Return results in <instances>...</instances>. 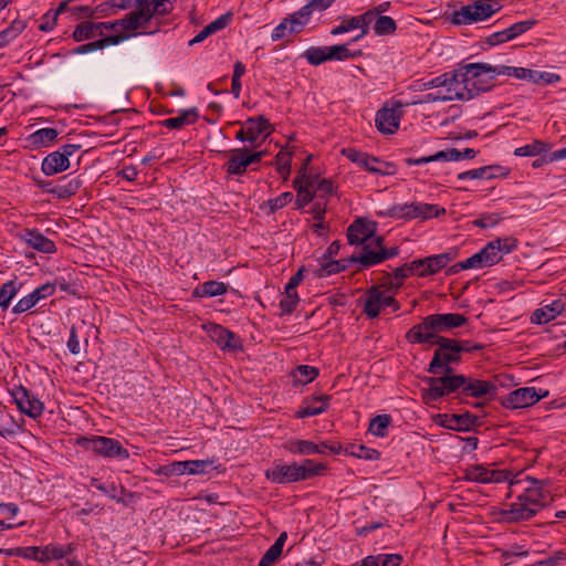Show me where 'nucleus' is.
<instances>
[{
	"mask_svg": "<svg viewBox=\"0 0 566 566\" xmlns=\"http://www.w3.org/2000/svg\"><path fill=\"white\" fill-rule=\"evenodd\" d=\"M468 317L459 313L431 314L412 326L406 334L410 344H426L442 338L439 333L452 331L467 324Z\"/></svg>",
	"mask_w": 566,
	"mask_h": 566,
	"instance_id": "nucleus-1",
	"label": "nucleus"
},
{
	"mask_svg": "<svg viewBox=\"0 0 566 566\" xmlns=\"http://www.w3.org/2000/svg\"><path fill=\"white\" fill-rule=\"evenodd\" d=\"M460 101H470L493 86L495 75L489 63H470L455 71Z\"/></svg>",
	"mask_w": 566,
	"mask_h": 566,
	"instance_id": "nucleus-2",
	"label": "nucleus"
},
{
	"mask_svg": "<svg viewBox=\"0 0 566 566\" xmlns=\"http://www.w3.org/2000/svg\"><path fill=\"white\" fill-rule=\"evenodd\" d=\"M433 375V377L423 378V382L428 385V388L422 389L421 394L427 403L454 392L462 397L463 386L465 384L464 375H457L453 371H442L441 374Z\"/></svg>",
	"mask_w": 566,
	"mask_h": 566,
	"instance_id": "nucleus-3",
	"label": "nucleus"
},
{
	"mask_svg": "<svg viewBox=\"0 0 566 566\" xmlns=\"http://www.w3.org/2000/svg\"><path fill=\"white\" fill-rule=\"evenodd\" d=\"M172 10L171 0H137V7L122 20V25L129 31L144 28L154 14L164 15Z\"/></svg>",
	"mask_w": 566,
	"mask_h": 566,
	"instance_id": "nucleus-4",
	"label": "nucleus"
},
{
	"mask_svg": "<svg viewBox=\"0 0 566 566\" xmlns=\"http://www.w3.org/2000/svg\"><path fill=\"white\" fill-rule=\"evenodd\" d=\"M76 443L85 451L93 452L98 457L122 460L129 458L128 450L118 440L113 438L103 436L81 437Z\"/></svg>",
	"mask_w": 566,
	"mask_h": 566,
	"instance_id": "nucleus-5",
	"label": "nucleus"
},
{
	"mask_svg": "<svg viewBox=\"0 0 566 566\" xmlns=\"http://www.w3.org/2000/svg\"><path fill=\"white\" fill-rule=\"evenodd\" d=\"M501 9L496 0H476L452 13V23L471 24L489 19Z\"/></svg>",
	"mask_w": 566,
	"mask_h": 566,
	"instance_id": "nucleus-6",
	"label": "nucleus"
},
{
	"mask_svg": "<svg viewBox=\"0 0 566 566\" xmlns=\"http://www.w3.org/2000/svg\"><path fill=\"white\" fill-rule=\"evenodd\" d=\"M430 344L438 345L433 357L427 368L429 374L452 373V365L460 363L459 348L452 344V338H438Z\"/></svg>",
	"mask_w": 566,
	"mask_h": 566,
	"instance_id": "nucleus-7",
	"label": "nucleus"
},
{
	"mask_svg": "<svg viewBox=\"0 0 566 566\" xmlns=\"http://www.w3.org/2000/svg\"><path fill=\"white\" fill-rule=\"evenodd\" d=\"M446 213V209L433 203L411 202L391 206L386 216L395 219L412 220L420 219L427 220L433 217H439Z\"/></svg>",
	"mask_w": 566,
	"mask_h": 566,
	"instance_id": "nucleus-8",
	"label": "nucleus"
},
{
	"mask_svg": "<svg viewBox=\"0 0 566 566\" xmlns=\"http://www.w3.org/2000/svg\"><path fill=\"white\" fill-rule=\"evenodd\" d=\"M72 552L71 546L46 545L44 547L29 546L3 549L2 554L7 556H20L23 558L34 559L40 563H48L51 560L62 559L70 555Z\"/></svg>",
	"mask_w": 566,
	"mask_h": 566,
	"instance_id": "nucleus-9",
	"label": "nucleus"
},
{
	"mask_svg": "<svg viewBox=\"0 0 566 566\" xmlns=\"http://www.w3.org/2000/svg\"><path fill=\"white\" fill-rule=\"evenodd\" d=\"M80 148V145L66 144L61 146L56 151L46 155L41 166L43 174L53 176L69 169L70 157L77 153Z\"/></svg>",
	"mask_w": 566,
	"mask_h": 566,
	"instance_id": "nucleus-10",
	"label": "nucleus"
},
{
	"mask_svg": "<svg viewBox=\"0 0 566 566\" xmlns=\"http://www.w3.org/2000/svg\"><path fill=\"white\" fill-rule=\"evenodd\" d=\"M263 155V151L251 153L247 148L232 149L224 165L226 170L229 175H243L250 165L260 163Z\"/></svg>",
	"mask_w": 566,
	"mask_h": 566,
	"instance_id": "nucleus-11",
	"label": "nucleus"
},
{
	"mask_svg": "<svg viewBox=\"0 0 566 566\" xmlns=\"http://www.w3.org/2000/svg\"><path fill=\"white\" fill-rule=\"evenodd\" d=\"M520 500L526 502L536 515L541 510L552 503L553 495L543 483L533 481L532 484L520 494Z\"/></svg>",
	"mask_w": 566,
	"mask_h": 566,
	"instance_id": "nucleus-12",
	"label": "nucleus"
},
{
	"mask_svg": "<svg viewBox=\"0 0 566 566\" xmlns=\"http://www.w3.org/2000/svg\"><path fill=\"white\" fill-rule=\"evenodd\" d=\"M517 240L512 237L495 239L489 242L480 252L483 256L484 264L492 266L499 263L503 255L510 253L516 248Z\"/></svg>",
	"mask_w": 566,
	"mask_h": 566,
	"instance_id": "nucleus-13",
	"label": "nucleus"
},
{
	"mask_svg": "<svg viewBox=\"0 0 566 566\" xmlns=\"http://www.w3.org/2000/svg\"><path fill=\"white\" fill-rule=\"evenodd\" d=\"M402 116V105L394 104L391 107L385 105L376 113L375 125L382 134H394L400 123Z\"/></svg>",
	"mask_w": 566,
	"mask_h": 566,
	"instance_id": "nucleus-14",
	"label": "nucleus"
},
{
	"mask_svg": "<svg viewBox=\"0 0 566 566\" xmlns=\"http://www.w3.org/2000/svg\"><path fill=\"white\" fill-rule=\"evenodd\" d=\"M12 401L17 405L18 409L31 418H36L43 412V403L30 397L28 390L22 387H14L9 390Z\"/></svg>",
	"mask_w": 566,
	"mask_h": 566,
	"instance_id": "nucleus-15",
	"label": "nucleus"
},
{
	"mask_svg": "<svg viewBox=\"0 0 566 566\" xmlns=\"http://www.w3.org/2000/svg\"><path fill=\"white\" fill-rule=\"evenodd\" d=\"M538 394L534 387H522L510 392L503 400V406L510 409H522L536 403L541 398L547 396Z\"/></svg>",
	"mask_w": 566,
	"mask_h": 566,
	"instance_id": "nucleus-16",
	"label": "nucleus"
},
{
	"mask_svg": "<svg viewBox=\"0 0 566 566\" xmlns=\"http://www.w3.org/2000/svg\"><path fill=\"white\" fill-rule=\"evenodd\" d=\"M209 337L219 346L220 349L227 352H235L242 349V343L239 336L231 331L218 324L206 326Z\"/></svg>",
	"mask_w": 566,
	"mask_h": 566,
	"instance_id": "nucleus-17",
	"label": "nucleus"
},
{
	"mask_svg": "<svg viewBox=\"0 0 566 566\" xmlns=\"http://www.w3.org/2000/svg\"><path fill=\"white\" fill-rule=\"evenodd\" d=\"M509 472L492 470L481 464L470 465L465 469V479L479 483H501L509 480Z\"/></svg>",
	"mask_w": 566,
	"mask_h": 566,
	"instance_id": "nucleus-18",
	"label": "nucleus"
},
{
	"mask_svg": "<svg viewBox=\"0 0 566 566\" xmlns=\"http://www.w3.org/2000/svg\"><path fill=\"white\" fill-rule=\"evenodd\" d=\"M497 386L490 380H482L465 376L462 397H472L476 399L492 398L496 395Z\"/></svg>",
	"mask_w": 566,
	"mask_h": 566,
	"instance_id": "nucleus-19",
	"label": "nucleus"
},
{
	"mask_svg": "<svg viewBox=\"0 0 566 566\" xmlns=\"http://www.w3.org/2000/svg\"><path fill=\"white\" fill-rule=\"evenodd\" d=\"M39 186L44 192L51 193L59 199H69L82 187V180L78 177L72 179L64 177L56 185H53L52 182H43Z\"/></svg>",
	"mask_w": 566,
	"mask_h": 566,
	"instance_id": "nucleus-20",
	"label": "nucleus"
},
{
	"mask_svg": "<svg viewBox=\"0 0 566 566\" xmlns=\"http://www.w3.org/2000/svg\"><path fill=\"white\" fill-rule=\"evenodd\" d=\"M17 235L20 237L29 247L39 252L46 254L56 252L55 243L51 239L44 237L36 229H22L17 233Z\"/></svg>",
	"mask_w": 566,
	"mask_h": 566,
	"instance_id": "nucleus-21",
	"label": "nucleus"
},
{
	"mask_svg": "<svg viewBox=\"0 0 566 566\" xmlns=\"http://www.w3.org/2000/svg\"><path fill=\"white\" fill-rule=\"evenodd\" d=\"M376 231V223L363 218L355 220L347 229L349 244H364Z\"/></svg>",
	"mask_w": 566,
	"mask_h": 566,
	"instance_id": "nucleus-22",
	"label": "nucleus"
},
{
	"mask_svg": "<svg viewBox=\"0 0 566 566\" xmlns=\"http://www.w3.org/2000/svg\"><path fill=\"white\" fill-rule=\"evenodd\" d=\"M533 516H535L534 511L526 502L520 500V495L507 509H503L500 512V520L505 523L527 521Z\"/></svg>",
	"mask_w": 566,
	"mask_h": 566,
	"instance_id": "nucleus-23",
	"label": "nucleus"
},
{
	"mask_svg": "<svg viewBox=\"0 0 566 566\" xmlns=\"http://www.w3.org/2000/svg\"><path fill=\"white\" fill-rule=\"evenodd\" d=\"M268 480L277 484H287L301 481L297 463L293 462L290 465L276 463L265 471Z\"/></svg>",
	"mask_w": 566,
	"mask_h": 566,
	"instance_id": "nucleus-24",
	"label": "nucleus"
},
{
	"mask_svg": "<svg viewBox=\"0 0 566 566\" xmlns=\"http://www.w3.org/2000/svg\"><path fill=\"white\" fill-rule=\"evenodd\" d=\"M54 291V284H43L36 287L32 293L19 300V302L13 306L12 312L15 314L24 313L32 308L40 300L51 296Z\"/></svg>",
	"mask_w": 566,
	"mask_h": 566,
	"instance_id": "nucleus-25",
	"label": "nucleus"
},
{
	"mask_svg": "<svg viewBox=\"0 0 566 566\" xmlns=\"http://www.w3.org/2000/svg\"><path fill=\"white\" fill-rule=\"evenodd\" d=\"M331 397L327 395L313 396L303 402L302 407L296 411V418H306L317 416L325 412L328 408Z\"/></svg>",
	"mask_w": 566,
	"mask_h": 566,
	"instance_id": "nucleus-26",
	"label": "nucleus"
},
{
	"mask_svg": "<svg viewBox=\"0 0 566 566\" xmlns=\"http://www.w3.org/2000/svg\"><path fill=\"white\" fill-rule=\"evenodd\" d=\"M349 262L359 263L363 268L367 269L382 262L379 248L375 245V239L368 244L364 245L363 252L358 255L348 258Z\"/></svg>",
	"mask_w": 566,
	"mask_h": 566,
	"instance_id": "nucleus-27",
	"label": "nucleus"
},
{
	"mask_svg": "<svg viewBox=\"0 0 566 566\" xmlns=\"http://www.w3.org/2000/svg\"><path fill=\"white\" fill-rule=\"evenodd\" d=\"M565 308V303L562 300H555L551 304H546L537 310L532 315V322L537 324L548 323L559 315Z\"/></svg>",
	"mask_w": 566,
	"mask_h": 566,
	"instance_id": "nucleus-28",
	"label": "nucleus"
},
{
	"mask_svg": "<svg viewBox=\"0 0 566 566\" xmlns=\"http://www.w3.org/2000/svg\"><path fill=\"white\" fill-rule=\"evenodd\" d=\"M199 117L198 109L196 107L189 109H182L179 112L177 117H170L160 122L161 126L169 129H180L185 125H191L197 122Z\"/></svg>",
	"mask_w": 566,
	"mask_h": 566,
	"instance_id": "nucleus-29",
	"label": "nucleus"
},
{
	"mask_svg": "<svg viewBox=\"0 0 566 566\" xmlns=\"http://www.w3.org/2000/svg\"><path fill=\"white\" fill-rule=\"evenodd\" d=\"M382 307V291L378 286L370 287L366 294L364 313L368 317L375 318L379 315Z\"/></svg>",
	"mask_w": 566,
	"mask_h": 566,
	"instance_id": "nucleus-30",
	"label": "nucleus"
},
{
	"mask_svg": "<svg viewBox=\"0 0 566 566\" xmlns=\"http://www.w3.org/2000/svg\"><path fill=\"white\" fill-rule=\"evenodd\" d=\"M231 19L232 13L230 12L222 14L221 17L206 25L192 40H190L189 44L192 45L195 43H199L209 35L224 29L230 23Z\"/></svg>",
	"mask_w": 566,
	"mask_h": 566,
	"instance_id": "nucleus-31",
	"label": "nucleus"
},
{
	"mask_svg": "<svg viewBox=\"0 0 566 566\" xmlns=\"http://www.w3.org/2000/svg\"><path fill=\"white\" fill-rule=\"evenodd\" d=\"M248 142L254 144L260 135L268 133L270 124L263 116L256 118H248L245 122Z\"/></svg>",
	"mask_w": 566,
	"mask_h": 566,
	"instance_id": "nucleus-32",
	"label": "nucleus"
},
{
	"mask_svg": "<svg viewBox=\"0 0 566 566\" xmlns=\"http://www.w3.org/2000/svg\"><path fill=\"white\" fill-rule=\"evenodd\" d=\"M458 80L455 72L453 73H444L437 77H433L429 81L421 80L419 83V87L422 90H431V88H448L458 86Z\"/></svg>",
	"mask_w": 566,
	"mask_h": 566,
	"instance_id": "nucleus-33",
	"label": "nucleus"
},
{
	"mask_svg": "<svg viewBox=\"0 0 566 566\" xmlns=\"http://www.w3.org/2000/svg\"><path fill=\"white\" fill-rule=\"evenodd\" d=\"M503 169L499 166H485L478 169L467 170L458 175L459 180L465 179H492L501 175Z\"/></svg>",
	"mask_w": 566,
	"mask_h": 566,
	"instance_id": "nucleus-34",
	"label": "nucleus"
},
{
	"mask_svg": "<svg viewBox=\"0 0 566 566\" xmlns=\"http://www.w3.org/2000/svg\"><path fill=\"white\" fill-rule=\"evenodd\" d=\"M286 450L294 454H323L325 453L324 450H321V447L318 444H315L314 442L307 441V440H292L286 443Z\"/></svg>",
	"mask_w": 566,
	"mask_h": 566,
	"instance_id": "nucleus-35",
	"label": "nucleus"
},
{
	"mask_svg": "<svg viewBox=\"0 0 566 566\" xmlns=\"http://www.w3.org/2000/svg\"><path fill=\"white\" fill-rule=\"evenodd\" d=\"M479 422L480 421L476 416L465 412L462 415H452L449 423L444 426L455 431H468Z\"/></svg>",
	"mask_w": 566,
	"mask_h": 566,
	"instance_id": "nucleus-36",
	"label": "nucleus"
},
{
	"mask_svg": "<svg viewBox=\"0 0 566 566\" xmlns=\"http://www.w3.org/2000/svg\"><path fill=\"white\" fill-rule=\"evenodd\" d=\"M312 11L306 4L285 18L290 24L289 33L300 32L310 21Z\"/></svg>",
	"mask_w": 566,
	"mask_h": 566,
	"instance_id": "nucleus-37",
	"label": "nucleus"
},
{
	"mask_svg": "<svg viewBox=\"0 0 566 566\" xmlns=\"http://www.w3.org/2000/svg\"><path fill=\"white\" fill-rule=\"evenodd\" d=\"M228 291V285L223 282L207 281L200 287L195 289L193 296L213 297L223 295Z\"/></svg>",
	"mask_w": 566,
	"mask_h": 566,
	"instance_id": "nucleus-38",
	"label": "nucleus"
},
{
	"mask_svg": "<svg viewBox=\"0 0 566 566\" xmlns=\"http://www.w3.org/2000/svg\"><path fill=\"white\" fill-rule=\"evenodd\" d=\"M57 135L59 133L55 128L45 127L32 133L29 140L34 147H46L56 139Z\"/></svg>",
	"mask_w": 566,
	"mask_h": 566,
	"instance_id": "nucleus-39",
	"label": "nucleus"
},
{
	"mask_svg": "<svg viewBox=\"0 0 566 566\" xmlns=\"http://www.w3.org/2000/svg\"><path fill=\"white\" fill-rule=\"evenodd\" d=\"M458 254V251L455 249H451L448 252L430 255L427 258V269H429L428 272H432V274L437 273L441 269L446 268L447 264L454 260Z\"/></svg>",
	"mask_w": 566,
	"mask_h": 566,
	"instance_id": "nucleus-40",
	"label": "nucleus"
},
{
	"mask_svg": "<svg viewBox=\"0 0 566 566\" xmlns=\"http://www.w3.org/2000/svg\"><path fill=\"white\" fill-rule=\"evenodd\" d=\"M104 23L83 22L76 27L73 32V39L76 42H82L94 38L96 34L102 33V27Z\"/></svg>",
	"mask_w": 566,
	"mask_h": 566,
	"instance_id": "nucleus-41",
	"label": "nucleus"
},
{
	"mask_svg": "<svg viewBox=\"0 0 566 566\" xmlns=\"http://www.w3.org/2000/svg\"><path fill=\"white\" fill-rule=\"evenodd\" d=\"M460 99L458 86L448 88H438L437 92L423 95L422 103L448 102Z\"/></svg>",
	"mask_w": 566,
	"mask_h": 566,
	"instance_id": "nucleus-42",
	"label": "nucleus"
},
{
	"mask_svg": "<svg viewBox=\"0 0 566 566\" xmlns=\"http://www.w3.org/2000/svg\"><path fill=\"white\" fill-rule=\"evenodd\" d=\"M328 61H345L361 55V51L352 52L348 49V44H337L327 46Z\"/></svg>",
	"mask_w": 566,
	"mask_h": 566,
	"instance_id": "nucleus-43",
	"label": "nucleus"
},
{
	"mask_svg": "<svg viewBox=\"0 0 566 566\" xmlns=\"http://www.w3.org/2000/svg\"><path fill=\"white\" fill-rule=\"evenodd\" d=\"M549 145L546 143H543L542 140H534L531 144L524 145L522 147H518L514 150L515 156L521 157H532V156H538L543 153H546L549 150Z\"/></svg>",
	"mask_w": 566,
	"mask_h": 566,
	"instance_id": "nucleus-44",
	"label": "nucleus"
},
{
	"mask_svg": "<svg viewBox=\"0 0 566 566\" xmlns=\"http://www.w3.org/2000/svg\"><path fill=\"white\" fill-rule=\"evenodd\" d=\"M374 32L376 35H390L397 30L396 21L388 15H379L374 23Z\"/></svg>",
	"mask_w": 566,
	"mask_h": 566,
	"instance_id": "nucleus-45",
	"label": "nucleus"
},
{
	"mask_svg": "<svg viewBox=\"0 0 566 566\" xmlns=\"http://www.w3.org/2000/svg\"><path fill=\"white\" fill-rule=\"evenodd\" d=\"M297 470L301 481H304L313 476L321 475L325 470V465L307 459L302 464H297Z\"/></svg>",
	"mask_w": 566,
	"mask_h": 566,
	"instance_id": "nucleus-46",
	"label": "nucleus"
},
{
	"mask_svg": "<svg viewBox=\"0 0 566 566\" xmlns=\"http://www.w3.org/2000/svg\"><path fill=\"white\" fill-rule=\"evenodd\" d=\"M318 369L314 366L300 365L293 373L294 381L298 384L312 382L318 376Z\"/></svg>",
	"mask_w": 566,
	"mask_h": 566,
	"instance_id": "nucleus-47",
	"label": "nucleus"
},
{
	"mask_svg": "<svg viewBox=\"0 0 566 566\" xmlns=\"http://www.w3.org/2000/svg\"><path fill=\"white\" fill-rule=\"evenodd\" d=\"M391 422L389 415H379L374 417L369 423V432L376 437H385L386 430Z\"/></svg>",
	"mask_w": 566,
	"mask_h": 566,
	"instance_id": "nucleus-48",
	"label": "nucleus"
},
{
	"mask_svg": "<svg viewBox=\"0 0 566 566\" xmlns=\"http://www.w3.org/2000/svg\"><path fill=\"white\" fill-rule=\"evenodd\" d=\"M327 56V46H311L304 52V57L312 65H319L328 61Z\"/></svg>",
	"mask_w": 566,
	"mask_h": 566,
	"instance_id": "nucleus-49",
	"label": "nucleus"
},
{
	"mask_svg": "<svg viewBox=\"0 0 566 566\" xmlns=\"http://www.w3.org/2000/svg\"><path fill=\"white\" fill-rule=\"evenodd\" d=\"M18 513H19V507L15 504H13V503L3 504L2 503V516L7 515L6 518H2V530L12 528L15 526L23 525L25 523L24 521H19V522L12 521L13 517Z\"/></svg>",
	"mask_w": 566,
	"mask_h": 566,
	"instance_id": "nucleus-50",
	"label": "nucleus"
},
{
	"mask_svg": "<svg viewBox=\"0 0 566 566\" xmlns=\"http://www.w3.org/2000/svg\"><path fill=\"white\" fill-rule=\"evenodd\" d=\"M293 186L297 191L296 205L298 208L305 207L308 202H311L314 199L315 193L312 190H310L308 187H303L300 178H295L293 180Z\"/></svg>",
	"mask_w": 566,
	"mask_h": 566,
	"instance_id": "nucleus-51",
	"label": "nucleus"
},
{
	"mask_svg": "<svg viewBox=\"0 0 566 566\" xmlns=\"http://www.w3.org/2000/svg\"><path fill=\"white\" fill-rule=\"evenodd\" d=\"M300 302V297L297 292H284L283 298L280 301L281 315H290L294 312L297 304Z\"/></svg>",
	"mask_w": 566,
	"mask_h": 566,
	"instance_id": "nucleus-52",
	"label": "nucleus"
},
{
	"mask_svg": "<svg viewBox=\"0 0 566 566\" xmlns=\"http://www.w3.org/2000/svg\"><path fill=\"white\" fill-rule=\"evenodd\" d=\"M366 170H368L369 172L386 176L394 175L396 172V167L394 164L380 161L376 157H370V164H368Z\"/></svg>",
	"mask_w": 566,
	"mask_h": 566,
	"instance_id": "nucleus-53",
	"label": "nucleus"
},
{
	"mask_svg": "<svg viewBox=\"0 0 566 566\" xmlns=\"http://www.w3.org/2000/svg\"><path fill=\"white\" fill-rule=\"evenodd\" d=\"M292 153L287 150H281L275 156V165L279 174L286 179L291 170Z\"/></svg>",
	"mask_w": 566,
	"mask_h": 566,
	"instance_id": "nucleus-54",
	"label": "nucleus"
},
{
	"mask_svg": "<svg viewBox=\"0 0 566 566\" xmlns=\"http://www.w3.org/2000/svg\"><path fill=\"white\" fill-rule=\"evenodd\" d=\"M21 286L22 283L17 280H11L2 284V311L9 306L10 301L17 295Z\"/></svg>",
	"mask_w": 566,
	"mask_h": 566,
	"instance_id": "nucleus-55",
	"label": "nucleus"
},
{
	"mask_svg": "<svg viewBox=\"0 0 566 566\" xmlns=\"http://www.w3.org/2000/svg\"><path fill=\"white\" fill-rule=\"evenodd\" d=\"M184 474H201L211 464L208 460L180 461Z\"/></svg>",
	"mask_w": 566,
	"mask_h": 566,
	"instance_id": "nucleus-56",
	"label": "nucleus"
},
{
	"mask_svg": "<svg viewBox=\"0 0 566 566\" xmlns=\"http://www.w3.org/2000/svg\"><path fill=\"white\" fill-rule=\"evenodd\" d=\"M339 19L340 23L331 30L332 35H339L343 33L350 32L355 29H359V20H357L356 17L344 15L340 17Z\"/></svg>",
	"mask_w": 566,
	"mask_h": 566,
	"instance_id": "nucleus-57",
	"label": "nucleus"
},
{
	"mask_svg": "<svg viewBox=\"0 0 566 566\" xmlns=\"http://www.w3.org/2000/svg\"><path fill=\"white\" fill-rule=\"evenodd\" d=\"M91 485L96 488L98 491L105 493L111 499L116 500L118 502L122 501L119 494L124 493V489L120 488L118 490L117 486L115 485V483L105 484V483H101L97 479H92Z\"/></svg>",
	"mask_w": 566,
	"mask_h": 566,
	"instance_id": "nucleus-58",
	"label": "nucleus"
},
{
	"mask_svg": "<svg viewBox=\"0 0 566 566\" xmlns=\"http://www.w3.org/2000/svg\"><path fill=\"white\" fill-rule=\"evenodd\" d=\"M342 154L345 155L352 163L357 164L364 169H367L368 164H370L371 156L354 148L343 149Z\"/></svg>",
	"mask_w": 566,
	"mask_h": 566,
	"instance_id": "nucleus-59",
	"label": "nucleus"
},
{
	"mask_svg": "<svg viewBox=\"0 0 566 566\" xmlns=\"http://www.w3.org/2000/svg\"><path fill=\"white\" fill-rule=\"evenodd\" d=\"M25 28V22L20 19L11 21L10 27L2 30V44L15 39Z\"/></svg>",
	"mask_w": 566,
	"mask_h": 566,
	"instance_id": "nucleus-60",
	"label": "nucleus"
},
{
	"mask_svg": "<svg viewBox=\"0 0 566 566\" xmlns=\"http://www.w3.org/2000/svg\"><path fill=\"white\" fill-rule=\"evenodd\" d=\"M346 263H350L348 259L340 261H327L322 263L319 269V276H328L336 274L346 269Z\"/></svg>",
	"mask_w": 566,
	"mask_h": 566,
	"instance_id": "nucleus-61",
	"label": "nucleus"
},
{
	"mask_svg": "<svg viewBox=\"0 0 566 566\" xmlns=\"http://www.w3.org/2000/svg\"><path fill=\"white\" fill-rule=\"evenodd\" d=\"M349 452L352 455L365 460H376L380 455L377 450L367 448L363 444H352Z\"/></svg>",
	"mask_w": 566,
	"mask_h": 566,
	"instance_id": "nucleus-62",
	"label": "nucleus"
},
{
	"mask_svg": "<svg viewBox=\"0 0 566 566\" xmlns=\"http://www.w3.org/2000/svg\"><path fill=\"white\" fill-rule=\"evenodd\" d=\"M356 18H357V20H359L358 27H359L360 33L358 35H356L353 39V41H358L368 33L369 24L373 22V20L376 18V15L373 12V10L369 9L360 15H356Z\"/></svg>",
	"mask_w": 566,
	"mask_h": 566,
	"instance_id": "nucleus-63",
	"label": "nucleus"
},
{
	"mask_svg": "<svg viewBox=\"0 0 566 566\" xmlns=\"http://www.w3.org/2000/svg\"><path fill=\"white\" fill-rule=\"evenodd\" d=\"M535 24V21L534 20H525V21H520V22H516L514 24H512L511 27H509L506 30V38H510V40H513L515 38H517L518 35L527 32L528 30H531Z\"/></svg>",
	"mask_w": 566,
	"mask_h": 566,
	"instance_id": "nucleus-64",
	"label": "nucleus"
}]
</instances>
